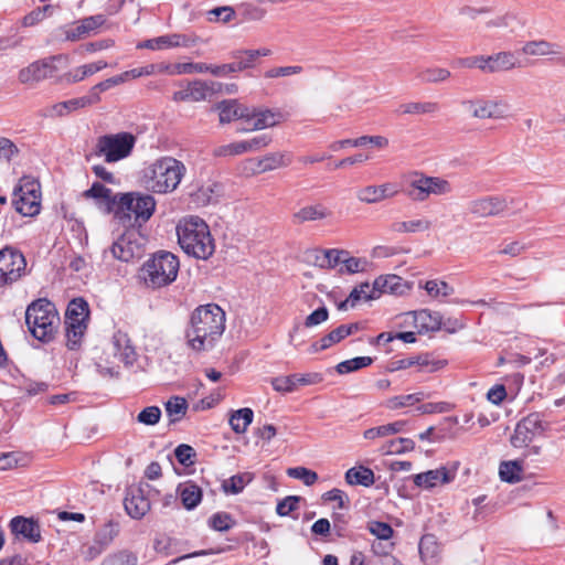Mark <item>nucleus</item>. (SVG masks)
I'll return each mask as SVG.
<instances>
[{"mask_svg": "<svg viewBox=\"0 0 565 565\" xmlns=\"http://www.w3.org/2000/svg\"><path fill=\"white\" fill-rule=\"evenodd\" d=\"M420 559L425 565H438L441 561V547L434 534H425L418 544Z\"/></svg>", "mask_w": 565, "mask_h": 565, "instance_id": "nucleus-27", "label": "nucleus"}, {"mask_svg": "<svg viewBox=\"0 0 565 565\" xmlns=\"http://www.w3.org/2000/svg\"><path fill=\"white\" fill-rule=\"evenodd\" d=\"M521 53L534 57L558 56L563 54V46L546 40H533L523 44Z\"/></svg>", "mask_w": 565, "mask_h": 565, "instance_id": "nucleus-24", "label": "nucleus"}, {"mask_svg": "<svg viewBox=\"0 0 565 565\" xmlns=\"http://www.w3.org/2000/svg\"><path fill=\"white\" fill-rule=\"evenodd\" d=\"M83 108L79 98L57 103L50 107L47 115L51 117H63L73 110Z\"/></svg>", "mask_w": 565, "mask_h": 565, "instance_id": "nucleus-50", "label": "nucleus"}, {"mask_svg": "<svg viewBox=\"0 0 565 565\" xmlns=\"http://www.w3.org/2000/svg\"><path fill=\"white\" fill-rule=\"evenodd\" d=\"M13 205L15 211L23 216H34L41 209L40 185L25 181L14 191Z\"/></svg>", "mask_w": 565, "mask_h": 565, "instance_id": "nucleus-13", "label": "nucleus"}, {"mask_svg": "<svg viewBox=\"0 0 565 565\" xmlns=\"http://www.w3.org/2000/svg\"><path fill=\"white\" fill-rule=\"evenodd\" d=\"M109 351L114 359L124 363L125 366H131L137 361V352L127 333L118 330L113 334Z\"/></svg>", "mask_w": 565, "mask_h": 565, "instance_id": "nucleus-19", "label": "nucleus"}, {"mask_svg": "<svg viewBox=\"0 0 565 565\" xmlns=\"http://www.w3.org/2000/svg\"><path fill=\"white\" fill-rule=\"evenodd\" d=\"M291 161L292 156L289 152H271L263 157V168L267 172L288 167Z\"/></svg>", "mask_w": 565, "mask_h": 565, "instance_id": "nucleus-45", "label": "nucleus"}, {"mask_svg": "<svg viewBox=\"0 0 565 565\" xmlns=\"http://www.w3.org/2000/svg\"><path fill=\"white\" fill-rule=\"evenodd\" d=\"M179 258L166 250L154 253L143 263L139 270V278L151 289H159L171 285L178 276Z\"/></svg>", "mask_w": 565, "mask_h": 565, "instance_id": "nucleus-4", "label": "nucleus"}, {"mask_svg": "<svg viewBox=\"0 0 565 565\" xmlns=\"http://www.w3.org/2000/svg\"><path fill=\"white\" fill-rule=\"evenodd\" d=\"M225 330V312L215 303L196 308L186 330L189 347L196 351L211 350Z\"/></svg>", "mask_w": 565, "mask_h": 565, "instance_id": "nucleus-1", "label": "nucleus"}, {"mask_svg": "<svg viewBox=\"0 0 565 565\" xmlns=\"http://www.w3.org/2000/svg\"><path fill=\"white\" fill-rule=\"evenodd\" d=\"M406 422L405 420H396L393 423H388L382 426L372 427L364 431L363 436L365 439H376V438H383L391 435H395L398 433H402L405 428Z\"/></svg>", "mask_w": 565, "mask_h": 565, "instance_id": "nucleus-38", "label": "nucleus"}, {"mask_svg": "<svg viewBox=\"0 0 565 565\" xmlns=\"http://www.w3.org/2000/svg\"><path fill=\"white\" fill-rule=\"evenodd\" d=\"M124 505L132 519H141L150 510V500L140 487H130L127 490Z\"/></svg>", "mask_w": 565, "mask_h": 565, "instance_id": "nucleus-21", "label": "nucleus"}, {"mask_svg": "<svg viewBox=\"0 0 565 565\" xmlns=\"http://www.w3.org/2000/svg\"><path fill=\"white\" fill-rule=\"evenodd\" d=\"M214 82L207 83L201 79L190 82V102H202L215 92Z\"/></svg>", "mask_w": 565, "mask_h": 565, "instance_id": "nucleus-41", "label": "nucleus"}, {"mask_svg": "<svg viewBox=\"0 0 565 565\" xmlns=\"http://www.w3.org/2000/svg\"><path fill=\"white\" fill-rule=\"evenodd\" d=\"M136 143V137L130 132L104 135L97 139L96 154L104 157L108 163L127 158Z\"/></svg>", "mask_w": 565, "mask_h": 565, "instance_id": "nucleus-8", "label": "nucleus"}, {"mask_svg": "<svg viewBox=\"0 0 565 565\" xmlns=\"http://www.w3.org/2000/svg\"><path fill=\"white\" fill-rule=\"evenodd\" d=\"M399 193L398 185L393 182L382 184H370L358 190L356 199L365 204H376L384 200L392 199Z\"/></svg>", "mask_w": 565, "mask_h": 565, "instance_id": "nucleus-18", "label": "nucleus"}, {"mask_svg": "<svg viewBox=\"0 0 565 565\" xmlns=\"http://www.w3.org/2000/svg\"><path fill=\"white\" fill-rule=\"evenodd\" d=\"M117 535L116 525L113 523H107L104 525L102 530L96 533L95 543L99 544L100 547L107 546L113 539Z\"/></svg>", "mask_w": 565, "mask_h": 565, "instance_id": "nucleus-61", "label": "nucleus"}, {"mask_svg": "<svg viewBox=\"0 0 565 565\" xmlns=\"http://www.w3.org/2000/svg\"><path fill=\"white\" fill-rule=\"evenodd\" d=\"M142 244L139 242V234L135 231H127L119 236L108 250L104 252L106 258L108 253L121 262H130L142 255Z\"/></svg>", "mask_w": 565, "mask_h": 565, "instance_id": "nucleus-14", "label": "nucleus"}, {"mask_svg": "<svg viewBox=\"0 0 565 565\" xmlns=\"http://www.w3.org/2000/svg\"><path fill=\"white\" fill-rule=\"evenodd\" d=\"M370 532L379 540L387 541L393 535V529L390 524L384 522L373 521L369 523Z\"/></svg>", "mask_w": 565, "mask_h": 565, "instance_id": "nucleus-62", "label": "nucleus"}, {"mask_svg": "<svg viewBox=\"0 0 565 565\" xmlns=\"http://www.w3.org/2000/svg\"><path fill=\"white\" fill-rule=\"evenodd\" d=\"M89 318L88 303L83 298L73 299L65 312L66 345L70 350L81 347Z\"/></svg>", "mask_w": 565, "mask_h": 565, "instance_id": "nucleus-7", "label": "nucleus"}, {"mask_svg": "<svg viewBox=\"0 0 565 565\" xmlns=\"http://www.w3.org/2000/svg\"><path fill=\"white\" fill-rule=\"evenodd\" d=\"M209 525L218 532H225L235 525V521L230 513L217 512L209 519Z\"/></svg>", "mask_w": 565, "mask_h": 565, "instance_id": "nucleus-52", "label": "nucleus"}, {"mask_svg": "<svg viewBox=\"0 0 565 565\" xmlns=\"http://www.w3.org/2000/svg\"><path fill=\"white\" fill-rule=\"evenodd\" d=\"M451 73L443 67H427L418 72L417 77L422 83L437 84L449 79Z\"/></svg>", "mask_w": 565, "mask_h": 565, "instance_id": "nucleus-44", "label": "nucleus"}, {"mask_svg": "<svg viewBox=\"0 0 565 565\" xmlns=\"http://www.w3.org/2000/svg\"><path fill=\"white\" fill-rule=\"evenodd\" d=\"M55 57L32 62L19 71L18 79L21 84H35L52 77L56 68L53 65Z\"/></svg>", "mask_w": 565, "mask_h": 565, "instance_id": "nucleus-17", "label": "nucleus"}, {"mask_svg": "<svg viewBox=\"0 0 565 565\" xmlns=\"http://www.w3.org/2000/svg\"><path fill=\"white\" fill-rule=\"evenodd\" d=\"M137 49H148L152 51L174 49L172 33L142 41L137 44Z\"/></svg>", "mask_w": 565, "mask_h": 565, "instance_id": "nucleus-48", "label": "nucleus"}, {"mask_svg": "<svg viewBox=\"0 0 565 565\" xmlns=\"http://www.w3.org/2000/svg\"><path fill=\"white\" fill-rule=\"evenodd\" d=\"M287 475L290 478L301 480L306 486H312L318 480L317 472L305 467L289 468Z\"/></svg>", "mask_w": 565, "mask_h": 565, "instance_id": "nucleus-56", "label": "nucleus"}, {"mask_svg": "<svg viewBox=\"0 0 565 565\" xmlns=\"http://www.w3.org/2000/svg\"><path fill=\"white\" fill-rule=\"evenodd\" d=\"M248 152L246 141H236L228 145H222L214 149L213 153L216 157H231Z\"/></svg>", "mask_w": 565, "mask_h": 565, "instance_id": "nucleus-54", "label": "nucleus"}, {"mask_svg": "<svg viewBox=\"0 0 565 565\" xmlns=\"http://www.w3.org/2000/svg\"><path fill=\"white\" fill-rule=\"evenodd\" d=\"M373 289H375L379 298L382 294L404 295L409 290V286L397 275H385L374 280Z\"/></svg>", "mask_w": 565, "mask_h": 565, "instance_id": "nucleus-25", "label": "nucleus"}, {"mask_svg": "<svg viewBox=\"0 0 565 565\" xmlns=\"http://www.w3.org/2000/svg\"><path fill=\"white\" fill-rule=\"evenodd\" d=\"M25 323L31 334L39 341L53 340L60 324L54 303L44 298L32 301L25 310Z\"/></svg>", "mask_w": 565, "mask_h": 565, "instance_id": "nucleus-5", "label": "nucleus"}, {"mask_svg": "<svg viewBox=\"0 0 565 565\" xmlns=\"http://www.w3.org/2000/svg\"><path fill=\"white\" fill-rule=\"evenodd\" d=\"M250 481H252L250 473L246 472V473L235 475V476H232L231 478H228L227 480H225L222 484V488H223L224 492H226V493L237 494V493H241L244 490V488L246 487V484H248Z\"/></svg>", "mask_w": 565, "mask_h": 565, "instance_id": "nucleus-46", "label": "nucleus"}, {"mask_svg": "<svg viewBox=\"0 0 565 565\" xmlns=\"http://www.w3.org/2000/svg\"><path fill=\"white\" fill-rule=\"evenodd\" d=\"M108 64L105 61H97L94 63L78 66L64 75V79L67 83H78L88 76L96 74L97 72L106 68Z\"/></svg>", "mask_w": 565, "mask_h": 565, "instance_id": "nucleus-33", "label": "nucleus"}, {"mask_svg": "<svg viewBox=\"0 0 565 565\" xmlns=\"http://www.w3.org/2000/svg\"><path fill=\"white\" fill-rule=\"evenodd\" d=\"M178 243L185 254L198 259H209L215 243L209 225L199 216L182 218L177 225Z\"/></svg>", "mask_w": 565, "mask_h": 565, "instance_id": "nucleus-2", "label": "nucleus"}, {"mask_svg": "<svg viewBox=\"0 0 565 565\" xmlns=\"http://www.w3.org/2000/svg\"><path fill=\"white\" fill-rule=\"evenodd\" d=\"M23 465V456L19 452H0V470H9Z\"/></svg>", "mask_w": 565, "mask_h": 565, "instance_id": "nucleus-59", "label": "nucleus"}, {"mask_svg": "<svg viewBox=\"0 0 565 565\" xmlns=\"http://www.w3.org/2000/svg\"><path fill=\"white\" fill-rule=\"evenodd\" d=\"M345 481L351 486L371 487L374 484L375 477L372 469L359 466L350 468L345 472Z\"/></svg>", "mask_w": 565, "mask_h": 565, "instance_id": "nucleus-35", "label": "nucleus"}, {"mask_svg": "<svg viewBox=\"0 0 565 565\" xmlns=\"http://www.w3.org/2000/svg\"><path fill=\"white\" fill-rule=\"evenodd\" d=\"M218 110L220 122L228 124L234 120H243L245 124V117L248 116L247 106L239 104L235 99L223 100L216 105Z\"/></svg>", "mask_w": 565, "mask_h": 565, "instance_id": "nucleus-28", "label": "nucleus"}, {"mask_svg": "<svg viewBox=\"0 0 565 565\" xmlns=\"http://www.w3.org/2000/svg\"><path fill=\"white\" fill-rule=\"evenodd\" d=\"M10 530L15 536H21L33 543L41 540L40 526L32 519L15 516L10 521Z\"/></svg>", "mask_w": 565, "mask_h": 565, "instance_id": "nucleus-26", "label": "nucleus"}, {"mask_svg": "<svg viewBox=\"0 0 565 565\" xmlns=\"http://www.w3.org/2000/svg\"><path fill=\"white\" fill-rule=\"evenodd\" d=\"M161 418V409L158 406L145 407L138 415L137 422L146 426H153Z\"/></svg>", "mask_w": 565, "mask_h": 565, "instance_id": "nucleus-55", "label": "nucleus"}, {"mask_svg": "<svg viewBox=\"0 0 565 565\" xmlns=\"http://www.w3.org/2000/svg\"><path fill=\"white\" fill-rule=\"evenodd\" d=\"M522 472L523 467L521 460L503 461L500 463L499 467V475L501 480L509 483H515L521 481Z\"/></svg>", "mask_w": 565, "mask_h": 565, "instance_id": "nucleus-40", "label": "nucleus"}, {"mask_svg": "<svg viewBox=\"0 0 565 565\" xmlns=\"http://www.w3.org/2000/svg\"><path fill=\"white\" fill-rule=\"evenodd\" d=\"M370 262L363 257H353L345 259V264L340 267V274L364 273L370 267Z\"/></svg>", "mask_w": 565, "mask_h": 565, "instance_id": "nucleus-53", "label": "nucleus"}, {"mask_svg": "<svg viewBox=\"0 0 565 565\" xmlns=\"http://www.w3.org/2000/svg\"><path fill=\"white\" fill-rule=\"evenodd\" d=\"M156 210V200L150 194L125 193L121 194L116 210V216L127 221L129 225L147 222Z\"/></svg>", "mask_w": 565, "mask_h": 565, "instance_id": "nucleus-6", "label": "nucleus"}, {"mask_svg": "<svg viewBox=\"0 0 565 565\" xmlns=\"http://www.w3.org/2000/svg\"><path fill=\"white\" fill-rule=\"evenodd\" d=\"M381 543L372 544L373 554L366 555L363 552H354L350 559V565H403L394 556L384 553L380 555Z\"/></svg>", "mask_w": 565, "mask_h": 565, "instance_id": "nucleus-23", "label": "nucleus"}, {"mask_svg": "<svg viewBox=\"0 0 565 565\" xmlns=\"http://www.w3.org/2000/svg\"><path fill=\"white\" fill-rule=\"evenodd\" d=\"M397 115H434L439 111L436 102H409L401 104L395 110Z\"/></svg>", "mask_w": 565, "mask_h": 565, "instance_id": "nucleus-32", "label": "nucleus"}, {"mask_svg": "<svg viewBox=\"0 0 565 565\" xmlns=\"http://www.w3.org/2000/svg\"><path fill=\"white\" fill-rule=\"evenodd\" d=\"M376 298L377 294L375 292V289H373V285L371 286L369 282H362L354 287L343 301L338 303V309L344 311L349 308H354L360 300H373Z\"/></svg>", "mask_w": 565, "mask_h": 565, "instance_id": "nucleus-29", "label": "nucleus"}, {"mask_svg": "<svg viewBox=\"0 0 565 565\" xmlns=\"http://www.w3.org/2000/svg\"><path fill=\"white\" fill-rule=\"evenodd\" d=\"M415 448V443L411 438H397L391 440L383 447V452L388 455H401L407 451H412Z\"/></svg>", "mask_w": 565, "mask_h": 565, "instance_id": "nucleus-49", "label": "nucleus"}, {"mask_svg": "<svg viewBox=\"0 0 565 565\" xmlns=\"http://www.w3.org/2000/svg\"><path fill=\"white\" fill-rule=\"evenodd\" d=\"M392 231L398 234H411L417 232H426L431 227L428 218L422 217L409 221H398L392 224Z\"/></svg>", "mask_w": 565, "mask_h": 565, "instance_id": "nucleus-36", "label": "nucleus"}, {"mask_svg": "<svg viewBox=\"0 0 565 565\" xmlns=\"http://www.w3.org/2000/svg\"><path fill=\"white\" fill-rule=\"evenodd\" d=\"M457 475V465L451 467L441 466L437 469L428 470L413 476V482L416 487L430 490L438 486L450 483Z\"/></svg>", "mask_w": 565, "mask_h": 565, "instance_id": "nucleus-16", "label": "nucleus"}, {"mask_svg": "<svg viewBox=\"0 0 565 565\" xmlns=\"http://www.w3.org/2000/svg\"><path fill=\"white\" fill-rule=\"evenodd\" d=\"M508 209V201L503 196H483L469 202L468 210L478 217L497 216Z\"/></svg>", "mask_w": 565, "mask_h": 565, "instance_id": "nucleus-20", "label": "nucleus"}, {"mask_svg": "<svg viewBox=\"0 0 565 565\" xmlns=\"http://www.w3.org/2000/svg\"><path fill=\"white\" fill-rule=\"evenodd\" d=\"M248 116L245 117V127L237 129L238 132H248L263 130L274 127L284 120V115L279 110H273L263 107L247 106Z\"/></svg>", "mask_w": 565, "mask_h": 565, "instance_id": "nucleus-15", "label": "nucleus"}, {"mask_svg": "<svg viewBox=\"0 0 565 565\" xmlns=\"http://www.w3.org/2000/svg\"><path fill=\"white\" fill-rule=\"evenodd\" d=\"M427 294L435 299L447 298L455 294V289L448 282L439 279L427 280L424 285Z\"/></svg>", "mask_w": 565, "mask_h": 565, "instance_id": "nucleus-43", "label": "nucleus"}, {"mask_svg": "<svg viewBox=\"0 0 565 565\" xmlns=\"http://www.w3.org/2000/svg\"><path fill=\"white\" fill-rule=\"evenodd\" d=\"M332 212L321 203L301 207L294 214V221L298 224L328 218Z\"/></svg>", "mask_w": 565, "mask_h": 565, "instance_id": "nucleus-30", "label": "nucleus"}, {"mask_svg": "<svg viewBox=\"0 0 565 565\" xmlns=\"http://www.w3.org/2000/svg\"><path fill=\"white\" fill-rule=\"evenodd\" d=\"M373 362L372 358L370 356H358L353 358L347 361L340 362L335 370L339 374H348L358 370H361L363 367H366L371 365Z\"/></svg>", "mask_w": 565, "mask_h": 565, "instance_id": "nucleus-47", "label": "nucleus"}, {"mask_svg": "<svg viewBox=\"0 0 565 565\" xmlns=\"http://www.w3.org/2000/svg\"><path fill=\"white\" fill-rule=\"evenodd\" d=\"M414 320L419 331H436L439 330L441 326L440 315L437 312L433 313L428 310L415 312Z\"/></svg>", "mask_w": 565, "mask_h": 565, "instance_id": "nucleus-39", "label": "nucleus"}, {"mask_svg": "<svg viewBox=\"0 0 565 565\" xmlns=\"http://www.w3.org/2000/svg\"><path fill=\"white\" fill-rule=\"evenodd\" d=\"M271 385L273 388L279 393H290L297 388L296 382L294 380V374L274 377L271 380Z\"/></svg>", "mask_w": 565, "mask_h": 565, "instance_id": "nucleus-58", "label": "nucleus"}, {"mask_svg": "<svg viewBox=\"0 0 565 565\" xmlns=\"http://www.w3.org/2000/svg\"><path fill=\"white\" fill-rule=\"evenodd\" d=\"M425 398V394L423 392L408 394V395H401V396H394L391 397L387 401V407L391 409H397L402 407H406L409 405H413L415 403H418Z\"/></svg>", "mask_w": 565, "mask_h": 565, "instance_id": "nucleus-51", "label": "nucleus"}, {"mask_svg": "<svg viewBox=\"0 0 565 565\" xmlns=\"http://www.w3.org/2000/svg\"><path fill=\"white\" fill-rule=\"evenodd\" d=\"M300 501L299 497L296 495H289L285 498L284 500L279 501L276 507V512L280 516H287L292 511H295L298 508V503Z\"/></svg>", "mask_w": 565, "mask_h": 565, "instance_id": "nucleus-64", "label": "nucleus"}, {"mask_svg": "<svg viewBox=\"0 0 565 565\" xmlns=\"http://www.w3.org/2000/svg\"><path fill=\"white\" fill-rule=\"evenodd\" d=\"M186 171L185 166L173 157H161L142 170V184L153 193L173 192Z\"/></svg>", "mask_w": 565, "mask_h": 565, "instance_id": "nucleus-3", "label": "nucleus"}, {"mask_svg": "<svg viewBox=\"0 0 565 565\" xmlns=\"http://www.w3.org/2000/svg\"><path fill=\"white\" fill-rule=\"evenodd\" d=\"M461 105L476 119H504L510 109L509 104L503 99H466Z\"/></svg>", "mask_w": 565, "mask_h": 565, "instance_id": "nucleus-12", "label": "nucleus"}, {"mask_svg": "<svg viewBox=\"0 0 565 565\" xmlns=\"http://www.w3.org/2000/svg\"><path fill=\"white\" fill-rule=\"evenodd\" d=\"M235 14V11L231 7H217L207 12L209 21L216 22H230Z\"/></svg>", "mask_w": 565, "mask_h": 565, "instance_id": "nucleus-63", "label": "nucleus"}, {"mask_svg": "<svg viewBox=\"0 0 565 565\" xmlns=\"http://www.w3.org/2000/svg\"><path fill=\"white\" fill-rule=\"evenodd\" d=\"M102 23L103 19L100 15L85 18L66 32V39L70 41L79 40L87 35L89 32L96 30L102 25Z\"/></svg>", "mask_w": 565, "mask_h": 565, "instance_id": "nucleus-34", "label": "nucleus"}, {"mask_svg": "<svg viewBox=\"0 0 565 565\" xmlns=\"http://www.w3.org/2000/svg\"><path fill=\"white\" fill-rule=\"evenodd\" d=\"M233 57L235 62L230 63L233 73L242 72L254 66L255 60L250 56L249 50L236 52Z\"/></svg>", "mask_w": 565, "mask_h": 565, "instance_id": "nucleus-57", "label": "nucleus"}, {"mask_svg": "<svg viewBox=\"0 0 565 565\" xmlns=\"http://www.w3.org/2000/svg\"><path fill=\"white\" fill-rule=\"evenodd\" d=\"M254 418V412L253 409L248 407H244L237 411H234L228 419V424L231 428L236 434H244L246 433L248 426L252 424Z\"/></svg>", "mask_w": 565, "mask_h": 565, "instance_id": "nucleus-37", "label": "nucleus"}, {"mask_svg": "<svg viewBox=\"0 0 565 565\" xmlns=\"http://www.w3.org/2000/svg\"><path fill=\"white\" fill-rule=\"evenodd\" d=\"M409 188L408 196L417 202H424L430 195L440 196L452 192V186L446 179L424 174H415Z\"/></svg>", "mask_w": 565, "mask_h": 565, "instance_id": "nucleus-9", "label": "nucleus"}, {"mask_svg": "<svg viewBox=\"0 0 565 565\" xmlns=\"http://www.w3.org/2000/svg\"><path fill=\"white\" fill-rule=\"evenodd\" d=\"M26 270V260L23 254L6 246L0 250V287L18 281Z\"/></svg>", "mask_w": 565, "mask_h": 565, "instance_id": "nucleus-11", "label": "nucleus"}, {"mask_svg": "<svg viewBox=\"0 0 565 565\" xmlns=\"http://www.w3.org/2000/svg\"><path fill=\"white\" fill-rule=\"evenodd\" d=\"M521 67L516 55L511 51H502L492 55H486V73L493 74L509 72Z\"/></svg>", "mask_w": 565, "mask_h": 565, "instance_id": "nucleus-22", "label": "nucleus"}, {"mask_svg": "<svg viewBox=\"0 0 565 565\" xmlns=\"http://www.w3.org/2000/svg\"><path fill=\"white\" fill-rule=\"evenodd\" d=\"M166 413L170 417V423H177L182 419L188 409V402L180 396L171 397L166 404Z\"/></svg>", "mask_w": 565, "mask_h": 565, "instance_id": "nucleus-42", "label": "nucleus"}, {"mask_svg": "<svg viewBox=\"0 0 565 565\" xmlns=\"http://www.w3.org/2000/svg\"><path fill=\"white\" fill-rule=\"evenodd\" d=\"M177 492L186 510L194 509L202 500V490L192 481L180 483Z\"/></svg>", "mask_w": 565, "mask_h": 565, "instance_id": "nucleus-31", "label": "nucleus"}, {"mask_svg": "<svg viewBox=\"0 0 565 565\" xmlns=\"http://www.w3.org/2000/svg\"><path fill=\"white\" fill-rule=\"evenodd\" d=\"M174 456L181 465L189 467L194 463L195 451L191 446L182 444L175 448Z\"/></svg>", "mask_w": 565, "mask_h": 565, "instance_id": "nucleus-60", "label": "nucleus"}, {"mask_svg": "<svg viewBox=\"0 0 565 565\" xmlns=\"http://www.w3.org/2000/svg\"><path fill=\"white\" fill-rule=\"evenodd\" d=\"M548 428L550 424L543 419L541 413H531L516 424L510 443L514 448L527 447L536 435Z\"/></svg>", "mask_w": 565, "mask_h": 565, "instance_id": "nucleus-10", "label": "nucleus"}]
</instances>
